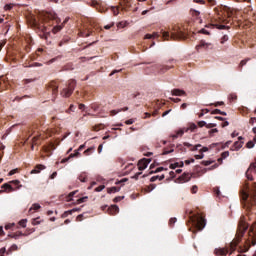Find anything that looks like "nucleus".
I'll return each instance as SVG.
<instances>
[{
    "label": "nucleus",
    "instance_id": "nucleus-61",
    "mask_svg": "<svg viewBox=\"0 0 256 256\" xmlns=\"http://www.w3.org/2000/svg\"><path fill=\"white\" fill-rule=\"evenodd\" d=\"M55 177H57V172H53V173L50 175V179H55Z\"/></svg>",
    "mask_w": 256,
    "mask_h": 256
},
{
    "label": "nucleus",
    "instance_id": "nucleus-45",
    "mask_svg": "<svg viewBox=\"0 0 256 256\" xmlns=\"http://www.w3.org/2000/svg\"><path fill=\"white\" fill-rule=\"evenodd\" d=\"M86 199H88L87 196L82 197V198L78 199L77 201H78V203H85Z\"/></svg>",
    "mask_w": 256,
    "mask_h": 256
},
{
    "label": "nucleus",
    "instance_id": "nucleus-19",
    "mask_svg": "<svg viewBox=\"0 0 256 256\" xmlns=\"http://www.w3.org/2000/svg\"><path fill=\"white\" fill-rule=\"evenodd\" d=\"M20 181L19 180H12L10 181V185H16L17 189H21V187H23V185H20Z\"/></svg>",
    "mask_w": 256,
    "mask_h": 256
},
{
    "label": "nucleus",
    "instance_id": "nucleus-5",
    "mask_svg": "<svg viewBox=\"0 0 256 256\" xmlns=\"http://www.w3.org/2000/svg\"><path fill=\"white\" fill-rule=\"evenodd\" d=\"M215 46L211 42H206L205 40H201L199 45L196 46L197 51L199 49H205L206 51L209 49H213Z\"/></svg>",
    "mask_w": 256,
    "mask_h": 256
},
{
    "label": "nucleus",
    "instance_id": "nucleus-9",
    "mask_svg": "<svg viewBox=\"0 0 256 256\" xmlns=\"http://www.w3.org/2000/svg\"><path fill=\"white\" fill-rule=\"evenodd\" d=\"M171 93L175 97H183V95H187V93L184 90H181V89H173L171 91Z\"/></svg>",
    "mask_w": 256,
    "mask_h": 256
},
{
    "label": "nucleus",
    "instance_id": "nucleus-39",
    "mask_svg": "<svg viewBox=\"0 0 256 256\" xmlns=\"http://www.w3.org/2000/svg\"><path fill=\"white\" fill-rule=\"evenodd\" d=\"M4 9H5L6 11H10V9H13V4H6V5L4 6Z\"/></svg>",
    "mask_w": 256,
    "mask_h": 256
},
{
    "label": "nucleus",
    "instance_id": "nucleus-41",
    "mask_svg": "<svg viewBox=\"0 0 256 256\" xmlns=\"http://www.w3.org/2000/svg\"><path fill=\"white\" fill-rule=\"evenodd\" d=\"M198 126H199V127H207V122H205V121H199V122H198Z\"/></svg>",
    "mask_w": 256,
    "mask_h": 256
},
{
    "label": "nucleus",
    "instance_id": "nucleus-52",
    "mask_svg": "<svg viewBox=\"0 0 256 256\" xmlns=\"http://www.w3.org/2000/svg\"><path fill=\"white\" fill-rule=\"evenodd\" d=\"M15 173H17V169L11 170V171L8 173V175H9V177H11V176L15 175Z\"/></svg>",
    "mask_w": 256,
    "mask_h": 256
},
{
    "label": "nucleus",
    "instance_id": "nucleus-10",
    "mask_svg": "<svg viewBox=\"0 0 256 256\" xmlns=\"http://www.w3.org/2000/svg\"><path fill=\"white\" fill-rule=\"evenodd\" d=\"M43 169H45V165L39 164L37 165L32 171L31 174H37V173H41V171H43Z\"/></svg>",
    "mask_w": 256,
    "mask_h": 256
},
{
    "label": "nucleus",
    "instance_id": "nucleus-15",
    "mask_svg": "<svg viewBox=\"0 0 256 256\" xmlns=\"http://www.w3.org/2000/svg\"><path fill=\"white\" fill-rule=\"evenodd\" d=\"M157 179H159V181H163V179H165V175H157V176H153L151 177L150 181L151 183H155V181H157Z\"/></svg>",
    "mask_w": 256,
    "mask_h": 256
},
{
    "label": "nucleus",
    "instance_id": "nucleus-34",
    "mask_svg": "<svg viewBox=\"0 0 256 256\" xmlns=\"http://www.w3.org/2000/svg\"><path fill=\"white\" fill-rule=\"evenodd\" d=\"M246 147L248 149H253V147H255V143H253V141H249L247 144H246Z\"/></svg>",
    "mask_w": 256,
    "mask_h": 256
},
{
    "label": "nucleus",
    "instance_id": "nucleus-21",
    "mask_svg": "<svg viewBox=\"0 0 256 256\" xmlns=\"http://www.w3.org/2000/svg\"><path fill=\"white\" fill-rule=\"evenodd\" d=\"M121 189L120 188H117V187H111V188H108V193L111 194V193H119Z\"/></svg>",
    "mask_w": 256,
    "mask_h": 256
},
{
    "label": "nucleus",
    "instance_id": "nucleus-12",
    "mask_svg": "<svg viewBox=\"0 0 256 256\" xmlns=\"http://www.w3.org/2000/svg\"><path fill=\"white\" fill-rule=\"evenodd\" d=\"M109 213H110V215H117V213H119V206H117V205H112V206L109 208Z\"/></svg>",
    "mask_w": 256,
    "mask_h": 256
},
{
    "label": "nucleus",
    "instance_id": "nucleus-57",
    "mask_svg": "<svg viewBox=\"0 0 256 256\" xmlns=\"http://www.w3.org/2000/svg\"><path fill=\"white\" fill-rule=\"evenodd\" d=\"M203 157H205L203 154L195 155V159H203Z\"/></svg>",
    "mask_w": 256,
    "mask_h": 256
},
{
    "label": "nucleus",
    "instance_id": "nucleus-7",
    "mask_svg": "<svg viewBox=\"0 0 256 256\" xmlns=\"http://www.w3.org/2000/svg\"><path fill=\"white\" fill-rule=\"evenodd\" d=\"M151 163V159L143 158L138 162L139 171H145L147 169V165Z\"/></svg>",
    "mask_w": 256,
    "mask_h": 256
},
{
    "label": "nucleus",
    "instance_id": "nucleus-62",
    "mask_svg": "<svg viewBox=\"0 0 256 256\" xmlns=\"http://www.w3.org/2000/svg\"><path fill=\"white\" fill-rule=\"evenodd\" d=\"M7 250L5 249V248H1L0 249V255H5V252H6Z\"/></svg>",
    "mask_w": 256,
    "mask_h": 256
},
{
    "label": "nucleus",
    "instance_id": "nucleus-48",
    "mask_svg": "<svg viewBox=\"0 0 256 256\" xmlns=\"http://www.w3.org/2000/svg\"><path fill=\"white\" fill-rule=\"evenodd\" d=\"M213 105H214V107H219V105H225V102H223V101L215 102Z\"/></svg>",
    "mask_w": 256,
    "mask_h": 256
},
{
    "label": "nucleus",
    "instance_id": "nucleus-22",
    "mask_svg": "<svg viewBox=\"0 0 256 256\" xmlns=\"http://www.w3.org/2000/svg\"><path fill=\"white\" fill-rule=\"evenodd\" d=\"M227 41H229V36H228V35H224V36H222V38L220 39L221 45H225V43H227Z\"/></svg>",
    "mask_w": 256,
    "mask_h": 256
},
{
    "label": "nucleus",
    "instance_id": "nucleus-6",
    "mask_svg": "<svg viewBox=\"0 0 256 256\" xmlns=\"http://www.w3.org/2000/svg\"><path fill=\"white\" fill-rule=\"evenodd\" d=\"M251 173H256V163L253 162L250 164L248 170L246 171V177L248 181H253V175Z\"/></svg>",
    "mask_w": 256,
    "mask_h": 256
},
{
    "label": "nucleus",
    "instance_id": "nucleus-3",
    "mask_svg": "<svg viewBox=\"0 0 256 256\" xmlns=\"http://www.w3.org/2000/svg\"><path fill=\"white\" fill-rule=\"evenodd\" d=\"M162 37L165 39V41H177L179 39H185V33L181 31V29H178L176 32H172L169 34V32H162Z\"/></svg>",
    "mask_w": 256,
    "mask_h": 256
},
{
    "label": "nucleus",
    "instance_id": "nucleus-59",
    "mask_svg": "<svg viewBox=\"0 0 256 256\" xmlns=\"http://www.w3.org/2000/svg\"><path fill=\"white\" fill-rule=\"evenodd\" d=\"M69 159H71L70 156H68L67 158L62 159L61 163H67V161H69Z\"/></svg>",
    "mask_w": 256,
    "mask_h": 256
},
{
    "label": "nucleus",
    "instance_id": "nucleus-8",
    "mask_svg": "<svg viewBox=\"0 0 256 256\" xmlns=\"http://www.w3.org/2000/svg\"><path fill=\"white\" fill-rule=\"evenodd\" d=\"M2 189L4 190H0V193H13V191H15V188L11 186L10 182L3 184Z\"/></svg>",
    "mask_w": 256,
    "mask_h": 256
},
{
    "label": "nucleus",
    "instance_id": "nucleus-44",
    "mask_svg": "<svg viewBox=\"0 0 256 256\" xmlns=\"http://www.w3.org/2000/svg\"><path fill=\"white\" fill-rule=\"evenodd\" d=\"M242 199H243V201H247V199H249V194H247V193H243L242 194Z\"/></svg>",
    "mask_w": 256,
    "mask_h": 256
},
{
    "label": "nucleus",
    "instance_id": "nucleus-23",
    "mask_svg": "<svg viewBox=\"0 0 256 256\" xmlns=\"http://www.w3.org/2000/svg\"><path fill=\"white\" fill-rule=\"evenodd\" d=\"M39 139V136H35L33 139H32V145H31V149L32 151L35 149V145H37V140Z\"/></svg>",
    "mask_w": 256,
    "mask_h": 256
},
{
    "label": "nucleus",
    "instance_id": "nucleus-55",
    "mask_svg": "<svg viewBox=\"0 0 256 256\" xmlns=\"http://www.w3.org/2000/svg\"><path fill=\"white\" fill-rule=\"evenodd\" d=\"M171 101H173L174 103H179L181 101L180 98H170Z\"/></svg>",
    "mask_w": 256,
    "mask_h": 256
},
{
    "label": "nucleus",
    "instance_id": "nucleus-33",
    "mask_svg": "<svg viewBox=\"0 0 256 256\" xmlns=\"http://www.w3.org/2000/svg\"><path fill=\"white\" fill-rule=\"evenodd\" d=\"M103 189H105V185H100V186H98L97 188H95V191H96L97 193H101V191H103Z\"/></svg>",
    "mask_w": 256,
    "mask_h": 256
},
{
    "label": "nucleus",
    "instance_id": "nucleus-56",
    "mask_svg": "<svg viewBox=\"0 0 256 256\" xmlns=\"http://www.w3.org/2000/svg\"><path fill=\"white\" fill-rule=\"evenodd\" d=\"M111 115H117V113H121V110H112Z\"/></svg>",
    "mask_w": 256,
    "mask_h": 256
},
{
    "label": "nucleus",
    "instance_id": "nucleus-17",
    "mask_svg": "<svg viewBox=\"0 0 256 256\" xmlns=\"http://www.w3.org/2000/svg\"><path fill=\"white\" fill-rule=\"evenodd\" d=\"M25 235H27V234H25V233H23V232H16L14 235H12L11 237H12V239H19L20 237H24Z\"/></svg>",
    "mask_w": 256,
    "mask_h": 256
},
{
    "label": "nucleus",
    "instance_id": "nucleus-53",
    "mask_svg": "<svg viewBox=\"0 0 256 256\" xmlns=\"http://www.w3.org/2000/svg\"><path fill=\"white\" fill-rule=\"evenodd\" d=\"M91 151H93V148H88L84 151V155H89V153H91Z\"/></svg>",
    "mask_w": 256,
    "mask_h": 256
},
{
    "label": "nucleus",
    "instance_id": "nucleus-54",
    "mask_svg": "<svg viewBox=\"0 0 256 256\" xmlns=\"http://www.w3.org/2000/svg\"><path fill=\"white\" fill-rule=\"evenodd\" d=\"M186 165H191V163H195V159H191V160H186L185 161Z\"/></svg>",
    "mask_w": 256,
    "mask_h": 256
},
{
    "label": "nucleus",
    "instance_id": "nucleus-42",
    "mask_svg": "<svg viewBox=\"0 0 256 256\" xmlns=\"http://www.w3.org/2000/svg\"><path fill=\"white\" fill-rule=\"evenodd\" d=\"M17 249H19V247L17 246V244H13V245L10 247V250H9V251H17Z\"/></svg>",
    "mask_w": 256,
    "mask_h": 256
},
{
    "label": "nucleus",
    "instance_id": "nucleus-32",
    "mask_svg": "<svg viewBox=\"0 0 256 256\" xmlns=\"http://www.w3.org/2000/svg\"><path fill=\"white\" fill-rule=\"evenodd\" d=\"M61 29H63L62 26H55L52 31H53V33H59V31H61Z\"/></svg>",
    "mask_w": 256,
    "mask_h": 256
},
{
    "label": "nucleus",
    "instance_id": "nucleus-63",
    "mask_svg": "<svg viewBox=\"0 0 256 256\" xmlns=\"http://www.w3.org/2000/svg\"><path fill=\"white\" fill-rule=\"evenodd\" d=\"M139 175H141V172H138V173H136L134 176H133V179H139Z\"/></svg>",
    "mask_w": 256,
    "mask_h": 256
},
{
    "label": "nucleus",
    "instance_id": "nucleus-36",
    "mask_svg": "<svg viewBox=\"0 0 256 256\" xmlns=\"http://www.w3.org/2000/svg\"><path fill=\"white\" fill-rule=\"evenodd\" d=\"M216 28H218L219 30H223V29H229V26L217 24V25H216Z\"/></svg>",
    "mask_w": 256,
    "mask_h": 256
},
{
    "label": "nucleus",
    "instance_id": "nucleus-4",
    "mask_svg": "<svg viewBox=\"0 0 256 256\" xmlns=\"http://www.w3.org/2000/svg\"><path fill=\"white\" fill-rule=\"evenodd\" d=\"M75 91V80H69L68 85L62 90V97H71Z\"/></svg>",
    "mask_w": 256,
    "mask_h": 256
},
{
    "label": "nucleus",
    "instance_id": "nucleus-38",
    "mask_svg": "<svg viewBox=\"0 0 256 256\" xmlns=\"http://www.w3.org/2000/svg\"><path fill=\"white\" fill-rule=\"evenodd\" d=\"M112 12L115 16L119 15V8L112 7Z\"/></svg>",
    "mask_w": 256,
    "mask_h": 256
},
{
    "label": "nucleus",
    "instance_id": "nucleus-64",
    "mask_svg": "<svg viewBox=\"0 0 256 256\" xmlns=\"http://www.w3.org/2000/svg\"><path fill=\"white\" fill-rule=\"evenodd\" d=\"M192 193H197V186L192 187Z\"/></svg>",
    "mask_w": 256,
    "mask_h": 256
},
{
    "label": "nucleus",
    "instance_id": "nucleus-14",
    "mask_svg": "<svg viewBox=\"0 0 256 256\" xmlns=\"http://www.w3.org/2000/svg\"><path fill=\"white\" fill-rule=\"evenodd\" d=\"M195 129H197V124L190 123L189 127L185 128V133H188L189 131H191L193 133V131H195Z\"/></svg>",
    "mask_w": 256,
    "mask_h": 256
},
{
    "label": "nucleus",
    "instance_id": "nucleus-37",
    "mask_svg": "<svg viewBox=\"0 0 256 256\" xmlns=\"http://www.w3.org/2000/svg\"><path fill=\"white\" fill-rule=\"evenodd\" d=\"M213 127H217V124L215 123L206 124V129H213Z\"/></svg>",
    "mask_w": 256,
    "mask_h": 256
},
{
    "label": "nucleus",
    "instance_id": "nucleus-46",
    "mask_svg": "<svg viewBox=\"0 0 256 256\" xmlns=\"http://www.w3.org/2000/svg\"><path fill=\"white\" fill-rule=\"evenodd\" d=\"M213 133H219V130L217 128L211 129L209 135H213Z\"/></svg>",
    "mask_w": 256,
    "mask_h": 256
},
{
    "label": "nucleus",
    "instance_id": "nucleus-11",
    "mask_svg": "<svg viewBox=\"0 0 256 256\" xmlns=\"http://www.w3.org/2000/svg\"><path fill=\"white\" fill-rule=\"evenodd\" d=\"M205 227V219H203V218H199L198 220H197V229L199 230V231H203V228Z\"/></svg>",
    "mask_w": 256,
    "mask_h": 256
},
{
    "label": "nucleus",
    "instance_id": "nucleus-35",
    "mask_svg": "<svg viewBox=\"0 0 256 256\" xmlns=\"http://www.w3.org/2000/svg\"><path fill=\"white\" fill-rule=\"evenodd\" d=\"M79 155H80L79 151L75 150V153L70 154L69 157H70V159H73V157H79Z\"/></svg>",
    "mask_w": 256,
    "mask_h": 256
},
{
    "label": "nucleus",
    "instance_id": "nucleus-24",
    "mask_svg": "<svg viewBox=\"0 0 256 256\" xmlns=\"http://www.w3.org/2000/svg\"><path fill=\"white\" fill-rule=\"evenodd\" d=\"M234 147L236 149V151H239V149H241V147H243V142H235L234 143Z\"/></svg>",
    "mask_w": 256,
    "mask_h": 256
},
{
    "label": "nucleus",
    "instance_id": "nucleus-58",
    "mask_svg": "<svg viewBox=\"0 0 256 256\" xmlns=\"http://www.w3.org/2000/svg\"><path fill=\"white\" fill-rule=\"evenodd\" d=\"M200 147L201 144H197L196 146H194V148H192V151H197Z\"/></svg>",
    "mask_w": 256,
    "mask_h": 256
},
{
    "label": "nucleus",
    "instance_id": "nucleus-28",
    "mask_svg": "<svg viewBox=\"0 0 256 256\" xmlns=\"http://www.w3.org/2000/svg\"><path fill=\"white\" fill-rule=\"evenodd\" d=\"M19 226L23 227V228L27 227V219L20 220L19 221Z\"/></svg>",
    "mask_w": 256,
    "mask_h": 256
},
{
    "label": "nucleus",
    "instance_id": "nucleus-47",
    "mask_svg": "<svg viewBox=\"0 0 256 256\" xmlns=\"http://www.w3.org/2000/svg\"><path fill=\"white\" fill-rule=\"evenodd\" d=\"M169 223L170 225H175V223H177V218H171Z\"/></svg>",
    "mask_w": 256,
    "mask_h": 256
},
{
    "label": "nucleus",
    "instance_id": "nucleus-49",
    "mask_svg": "<svg viewBox=\"0 0 256 256\" xmlns=\"http://www.w3.org/2000/svg\"><path fill=\"white\" fill-rule=\"evenodd\" d=\"M209 5H211L212 7L217 5V2L215 0H207Z\"/></svg>",
    "mask_w": 256,
    "mask_h": 256
},
{
    "label": "nucleus",
    "instance_id": "nucleus-13",
    "mask_svg": "<svg viewBox=\"0 0 256 256\" xmlns=\"http://www.w3.org/2000/svg\"><path fill=\"white\" fill-rule=\"evenodd\" d=\"M50 89H52L53 95H57V91L59 89V86L55 82L50 83Z\"/></svg>",
    "mask_w": 256,
    "mask_h": 256
},
{
    "label": "nucleus",
    "instance_id": "nucleus-50",
    "mask_svg": "<svg viewBox=\"0 0 256 256\" xmlns=\"http://www.w3.org/2000/svg\"><path fill=\"white\" fill-rule=\"evenodd\" d=\"M200 33H203V35H210L209 31H207L205 28L201 29Z\"/></svg>",
    "mask_w": 256,
    "mask_h": 256
},
{
    "label": "nucleus",
    "instance_id": "nucleus-43",
    "mask_svg": "<svg viewBox=\"0 0 256 256\" xmlns=\"http://www.w3.org/2000/svg\"><path fill=\"white\" fill-rule=\"evenodd\" d=\"M126 125H133L135 123V119H129L125 121Z\"/></svg>",
    "mask_w": 256,
    "mask_h": 256
},
{
    "label": "nucleus",
    "instance_id": "nucleus-2",
    "mask_svg": "<svg viewBox=\"0 0 256 256\" xmlns=\"http://www.w3.org/2000/svg\"><path fill=\"white\" fill-rule=\"evenodd\" d=\"M256 244V234L255 232L253 231H250L249 232V238L246 239L244 241L243 244H241L239 247H238V252L239 253H246V251H249L251 245H255Z\"/></svg>",
    "mask_w": 256,
    "mask_h": 256
},
{
    "label": "nucleus",
    "instance_id": "nucleus-40",
    "mask_svg": "<svg viewBox=\"0 0 256 256\" xmlns=\"http://www.w3.org/2000/svg\"><path fill=\"white\" fill-rule=\"evenodd\" d=\"M177 167H179V162H175L170 165V169H177Z\"/></svg>",
    "mask_w": 256,
    "mask_h": 256
},
{
    "label": "nucleus",
    "instance_id": "nucleus-1",
    "mask_svg": "<svg viewBox=\"0 0 256 256\" xmlns=\"http://www.w3.org/2000/svg\"><path fill=\"white\" fill-rule=\"evenodd\" d=\"M249 228V225L245 221H240L238 225V231L236 233V237L234 241L229 244L226 247H219L214 250L215 255L217 256H226V255H232L233 251L237 249V246L239 245V241L241 240V237L245 234V231Z\"/></svg>",
    "mask_w": 256,
    "mask_h": 256
},
{
    "label": "nucleus",
    "instance_id": "nucleus-16",
    "mask_svg": "<svg viewBox=\"0 0 256 256\" xmlns=\"http://www.w3.org/2000/svg\"><path fill=\"white\" fill-rule=\"evenodd\" d=\"M79 181H81V183H87V174L86 173H81L78 177Z\"/></svg>",
    "mask_w": 256,
    "mask_h": 256
},
{
    "label": "nucleus",
    "instance_id": "nucleus-26",
    "mask_svg": "<svg viewBox=\"0 0 256 256\" xmlns=\"http://www.w3.org/2000/svg\"><path fill=\"white\" fill-rule=\"evenodd\" d=\"M229 157V151H225L221 154V158L218 161H222V159H227Z\"/></svg>",
    "mask_w": 256,
    "mask_h": 256
},
{
    "label": "nucleus",
    "instance_id": "nucleus-29",
    "mask_svg": "<svg viewBox=\"0 0 256 256\" xmlns=\"http://www.w3.org/2000/svg\"><path fill=\"white\" fill-rule=\"evenodd\" d=\"M173 151H175L173 148H171L170 150L165 148L162 152V155H169V153H173Z\"/></svg>",
    "mask_w": 256,
    "mask_h": 256
},
{
    "label": "nucleus",
    "instance_id": "nucleus-30",
    "mask_svg": "<svg viewBox=\"0 0 256 256\" xmlns=\"http://www.w3.org/2000/svg\"><path fill=\"white\" fill-rule=\"evenodd\" d=\"M123 199H125V196H118L114 198V203H119V201H123Z\"/></svg>",
    "mask_w": 256,
    "mask_h": 256
},
{
    "label": "nucleus",
    "instance_id": "nucleus-60",
    "mask_svg": "<svg viewBox=\"0 0 256 256\" xmlns=\"http://www.w3.org/2000/svg\"><path fill=\"white\" fill-rule=\"evenodd\" d=\"M145 39H153V34H146Z\"/></svg>",
    "mask_w": 256,
    "mask_h": 256
},
{
    "label": "nucleus",
    "instance_id": "nucleus-51",
    "mask_svg": "<svg viewBox=\"0 0 256 256\" xmlns=\"http://www.w3.org/2000/svg\"><path fill=\"white\" fill-rule=\"evenodd\" d=\"M73 209L72 210H68L64 213V217H67V215H73Z\"/></svg>",
    "mask_w": 256,
    "mask_h": 256
},
{
    "label": "nucleus",
    "instance_id": "nucleus-18",
    "mask_svg": "<svg viewBox=\"0 0 256 256\" xmlns=\"http://www.w3.org/2000/svg\"><path fill=\"white\" fill-rule=\"evenodd\" d=\"M212 115H224V116H227V112H223L219 109H215L212 111Z\"/></svg>",
    "mask_w": 256,
    "mask_h": 256
},
{
    "label": "nucleus",
    "instance_id": "nucleus-20",
    "mask_svg": "<svg viewBox=\"0 0 256 256\" xmlns=\"http://www.w3.org/2000/svg\"><path fill=\"white\" fill-rule=\"evenodd\" d=\"M172 67L173 66H169V65L161 66L160 73H166V71H169V69H171Z\"/></svg>",
    "mask_w": 256,
    "mask_h": 256
},
{
    "label": "nucleus",
    "instance_id": "nucleus-27",
    "mask_svg": "<svg viewBox=\"0 0 256 256\" xmlns=\"http://www.w3.org/2000/svg\"><path fill=\"white\" fill-rule=\"evenodd\" d=\"M248 61H251V58H246V59L242 60L239 64V67H245V65H247Z\"/></svg>",
    "mask_w": 256,
    "mask_h": 256
},
{
    "label": "nucleus",
    "instance_id": "nucleus-25",
    "mask_svg": "<svg viewBox=\"0 0 256 256\" xmlns=\"http://www.w3.org/2000/svg\"><path fill=\"white\" fill-rule=\"evenodd\" d=\"M33 209H34V211H37V210L41 209V205L35 203L32 205V207L29 209V211H33Z\"/></svg>",
    "mask_w": 256,
    "mask_h": 256
},
{
    "label": "nucleus",
    "instance_id": "nucleus-31",
    "mask_svg": "<svg viewBox=\"0 0 256 256\" xmlns=\"http://www.w3.org/2000/svg\"><path fill=\"white\" fill-rule=\"evenodd\" d=\"M176 135H178V137H183V135H185V129H180L176 132Z\"/></svg>",
    "mask_w": 256,
    "mask_h": 256
}]
</instances>
